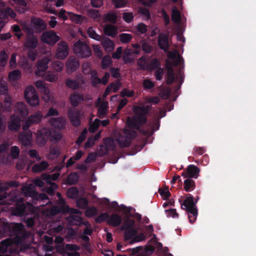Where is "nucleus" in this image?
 <instances>
[{"label": "nucleus", "mask_w": 256, "mask_h": 256, "mask_svg": "<svg viewBox=\"0 0 256 256\" xmlns=\"http://www.w3.org/2000/svg\"><path fill=\"white\" fill-rule=\"evenodd\" d=\"M150 106H134L132 110L134 115L130 118H127L128 126L133 130H125L124 134L126 137L129 138L130 141L136 136V132L134 130H139L140 126L144 124L147 122L146 116L150 110Z\"/></svg>", "instance_id": "f257e3e1"}, {"label": "nucleus", "mask_w": 256, "mask_h": 256, "mask_svg": "<svg viewBox=\"0 0 256 256\" xmlns=\"http://www.w3.org/2000/svg\"><path fill=\"white\" fill-rule=\"evenodd\" d=\"M168 56L170 59L173 60V66L176 68L174 72L172 64L167 61L166 70L167 77L166 80H184V60L180 54H176L174 52H169Z\"/></svg>", "instance_id": "f03ea898"}, {"label": "nucleus", "mask_w": 256, "mask_h": 256, "mask_svg": "<svg viewBox=\"0 0 256 256\" xmlns=\"http://www.w3.org/2000/svg\"><path fill=\"white\" fill-rule=\"evenodd\" d=\"M50 62L51 59L48 56H43L38 60L36 69L34 72L36 76L42 78V80H58L56 73L47 70L48 64Z\"/></svg>", "instance_id": "7ed1b4c3"}, {"label": "nucleus", "mask_w": 256, "mask_h": 256, "mask_svg": "<svg viewBox=\"0 0 256 256\" xmlns=\"http://www.w3.org/2000/svg\"><path fill=\"white\" fill-rule=\"evenodd\" d=\"M198 200V198L194 202L193 196L188 194L183 203L181 204L182 208L186 210L189 221L191 224H193L196 221L198 214V210L196 206Z\"/></svg>", "instance_id": "20e7f679"}, {"label": "nucleus", "mask_w": 256, "mask_h": 256, "mask_svg": "<svg viewBox=\"0 0 256 256\" xmlns=\"http://www.w3.org/2000/svg\"><path fill=\"white\" fill-rule=\"evenodd\" d=\"M10 235L15 236L18 242L28 238L30 236V232L25 230L23 224L21 223L12 222L6 226Z\"/></svg>", "instance_id": "39448f33"}, {"label": "nucleus", "mask_w": 256, "mask_h": 256, "mask_svg": "<svg viewBox=\"0 0 256 256\" xmlns=\"http://www.w3.org/2000/svg\"><path fill=\"white\" fill-rule=\"evenodd\" d=\"M137 63L140 69L148 71L156 70L160 65V62L158 59L153 58L149 60L148 58H146L145 56H142L140 58Z\"/></svg>", "instance_id": "423d86ee"}, {"label": "nucleus", "mask_w": 256, "mask_h": 256, "mask_svg": "<svg viewBox=\"0 0 256 256\" xmlns=\"http://www.w3.org/2000/svg\"><path fill=\"white\" fill-rule=\"evenodd\" d=\"M74 53L81 58L90 57L92 54V50L89 46L84 41L78 40L73 46Z\"/></svg>", "instance_id": "0eeeda50"}, {"label": "nucleus", "mask_w": 256, "mask_h": 256, "mask_svg": "<svg viewBox=\"0 0 256 256\" xmlns=\"http://www.w3.org/2000/svg\"><path fill=\"white\" fill-rule=\"evenodd\" d=\"M24 98L27 103L31 106H35L39 104V98L33 86H30L26 88L24 90Z\"/></svg>", "instance_id": "6e6552de"}, {"label": "nucleus", "mask_w": 256, "mask_h": 256, "mask_svg": "<svg viewBox=\"0 0 256 256\" xmlns=\"http://www.w3.org/2000/svg\"><path fill=\"white\" fill-rule=\"evenodd\" d=\"M68 114L73 126L78 127L80 126V118L82 114L81 110L75 108H70L68 112Z\"/></svg>", "instance_id": "1a4fd4ad"}, {"label": "nucleus", "mask_w": 256, "mask_h": 256, "mask_svg": "<svg viewBox=\"0 0 256 256\" xmlns=\"http://www.w3.org/2000/svg\"><path fill=\"white\" fill-rule=\"evenodd\" d=\"M41 40L44 43L53 46L59 40L60 36L54 30H50L44 32L41 36Z\"/></svg>", "instance_id": "9d476101"}, {"label": "nucleus", "mask_w": 256, "mask_h": 256, "mask_svg": "<svg viewBox=\"0 0 256 256\" xmlns=\"http://www.w3.org/2000/svg\"><path fill=\"white\" fill-rule=\"evenodd\" d=\"M51 134V131L46 128L39 130L36 138L37 144L40 147L44 146Z\"/></svg>", "instance_id": "9b49d317"}, {"label": "nucleus", "mask_w": 256, "mask_h": 256, "mask_svg": "<svg viewBox=\"0 0 256 256\" xmlns=\"http://www.w3.org/2000/svg\"><path fill=\"white\" fill-rule=\"evenodd\" d=\"M26 30L29 34L27 36L24 46L26 49H36L38 43V38L36 36L34 35L33 32L29 28L26 27Z\"/></svg>", "instance_id": "f8f14e48"}, {"label": "nucleus", "mask_w": 256, "mask_h": 256, "mask_svg": "<svg viewBox=\"0 0 256 256\" xmlns=\"http://www.w3.org/2000/svg\"><path fill=\"white\" fill-rule=\"evenodd\" d=\"M42 118V116L40 112H38L31 115L24 122L22 126L23 130H28L30 126L32 124L39 123L41 121Z\"/></svg>", "instance_id": "ddd939ff"}, {"label": "nucleus", "mask_w": 256, "mask_h": 256, "mask_svg": "<svg viewBox=\"0 0 256 256\" xmlns=\"http://www.w3.org/2000/svg\"><path fill=\"white\" fill-rule=\"evenodd\" d=\"M200 169L194 164L189 165L186 169L184 170L182 176L184 178H197L198 177Z\"/></svg>", "instance_id": "4468645a"}, {"label": "nucleus", "mask_w": 256, "mask_h": 256, "mask_svg": "<svg viewBox=\"0 0 256 256\" xmlns=\"http://www.w3.org/2000/svg\"><path fill=\"white\" fill-rule=\"evenodd\" d=\"M68 46L64 41H61L58 44V47L56 52V56L58 59L63 60L68 54Z\"/></svg>", "instance_id": "2eb2a0df"}, {"label": "nucleus", "mask_w": 256, "mask_h": 256, "mask_svg": "<svg viewBox=\"0 0 256 256\" xmlns=\"http://www.w3.org/2000/svg\"><path fill=\"white\" fill-rule=\"evenodd\" d=\"M31 22L36 33H40L46 29V22L40 18L32 16L31 18Z\"/></svg>", "instance_id": "dca6fc26"}, {"label": "nucleus", "mask_w": 256, "mask_h": 256, "mask_svg": "<svg viewBox=\"0 0 256 256\" xmlns=\"http://www.w3.org/2000/svg\"><path fill=\"white\" fill-rule=\"evenodd\" d=\"M178 82V81H166L168 86H160L158 88V94L162 99L166 100L170 96L172 93V90L169 87L170 86L173 84L174 82ZM180 82H183L184 81H179Z\"/></svg>", "instance_id": "f3484780"}, {"label": "nucleus", "mask_w": 256, "mask_h": 256, "mask_svg": "<svg viewBox=\"0 0 256 256\" xmlns=\"http://www.w3.org/2000/svg\"><path fill=\"white\" fill-rule=\"evenodd\" d=\"M66 66L68 73H72L78 69L80 63L76 57L70 56L67 60Z\"/></svg>", "instance_id": "a211bd4d"}, {"label": "nucleus", "mask_w": 256, "mask_h": 256, "mask_svg": "<svg viewBox=\"0 0 256 256\" xmlns=\"http://www.w3.org/2000/svg\"><path fill=\"white\" fill-rule=\"evenodd\" d=\"M15 113L18 115V116L22 118H26L28 115V110L26 106L23 102L16 103L14 108Z\"/></svg>", "instance_id": "6ab92c4d"}, {"label": "nucleus", "mask_w": 256, "mask_h": 256, "mask_svg": "<svg viewBox=\"0 0 256 256\" xmlns=\"http://www.w3.org/2000/svg\"><path fill=\"white\" fill-rule=\"evenodd\" d=\"M32 133L30 131L24 130L20 134L18 138L22 144L24 146L31 144L32 140Z\"/></svg>", "instance_id": "aec40b11"}, {"label": "nucleus", "mask_w": 256, "mask_h": 256, "mask_svg": "<svg viewBox=\"0 0 256 256\" xmlns=\"http://www.w3.org/2000/svg\"><path fill=\"white\" fill-rule=\"evenodd\" d=\"M26 208V206L24 202L20 200L16 202L12 212L14 216H22L27 214Z\"/></svg>", "instance_id": "412c9836"}, {"label": "nucleus", "mask_w": 256, "mask_h": 256, "mask_svg": "<svg viewBox=\"0 0 256 256\" xmlns=\"http://www.w3.org/2000/svg\"><path fill=\"white\" fill-rule=\"evenodd\" d=\"M82 72L85 75H90V80H100L97 76V72L92 70L88 63H84L82 65Z\"/></svg>", "instance_id": "4be33fe9"}, {"label": "nucleus", "mask_w": 256, "mask_h": 256, "mask_svg": "<svg viewBox=\"0 0 256 256\" xmlns=\"http://www.w3.org/2000/svg\"><path fill=\"white\" fill-rule=\"evenodd\" d=\"M20 118L14 114L10 117V120L8 122V128L12 131H16L20 128Z\"/></svg>", "instance_id": "5701e85b"}, {"label": "nucleus", "mask_w": 256, "mask_h": 256, "mask_svg": "<svg viewBox=\"0 0 256 256\" xmlns=\"http://www.w3.org/2000/svg\"><path fill=\"white\" fill-rule=\"evenodd\" d=\"M158 46L160 48L164 51H166L169 48L168 36L163 34L159 35L158 38Z\"/></svg>", "instance_id": "b1692460"}, {"label": "nucleus", "mask_w": 256, "mask_h": 256, "mask_svg": "<svg viewBox=\"0 0 256 256\" xmlns=\"http://www.w3.org/2000/svg\"><path fill=\"white\" fill-rule=\"evenodd\" d=\"M24 189L26 190V194L34 198L38 199L40 198L42 200H44L48 198V196L46 194H39L36 191L33 190V188H31L30 186L26 187Z\"/></svg>", "instance_id": "393cba45"}, {"label": "nucleus", "mask_w": 256, "mask_h": 256, "mask_svg": "<svg viewBox=\"0 0 256 256\" xmlns=\"http://www.w3.org/2000/svg\"><path fill=\"white\" fill-rule=\"evenodd\" d=\"M49 122L52 126L58 130L63 129L65 127V122L62 118H50Z\"/></svg>", "instance_id": "a878e982"}, {"label": "nucleus", "mask_w": 256, "mask_h": 256, "mask_svg": "<svg viewBox=\"0 0 256 256\" xmlns=\"http://www.w3.org/2000/svg\"><path fill=\"white\" fill-rule=\"evenodd\" d=\"M122 217L118 214H112L106 221L107 224L114 227L119 226L122 223Z\"/></svg>", "instance_id": "bb28decb"}, {"label": "nucleus", "mask_w": 256, "mask_h": 256, "mask_svg": "<svg viewBox=\"0 0 256 256\" xmlns=\"http://www.w3.org/2000/svg\"><path fill=\"white\" fill-rule=\"evenodd\" d=\"M16 14L10 8L7 7L0 10V19L6 20L8 16L14 18L16 16Z\"/></svg>", "instance_id": "cd10ccee"}, {"label": "nucleus", "mask_w": 256, "mask_h": 256, "mask_svg": "<svg viewBox=\"0 0 256 256\" xmlns=\"http://www.w3.org/2000/svg\"><path fill=\"white\" fill-rule=\"evenodd\" d=\"M61 252L64 254L70 252H77L80 250V246L76 244H67L63 246H59Z\"/></svg>", "instance_id": "c85d7f7f"}, {"label": "nucleus", "mask_w": 256, "mask_h": 256, "mask_svg": "<svg viewBox=\"0 0 256 256\" xmlns=\"http://www.w3.org/2000/svg\"><path fill=\"white\" fill-rule=\"evenodd\" d=\"M104 32L106 35L114 37L118 34V28L116 26L112 24H106L104 29Z\"/></svg>", "instance_id": "c756f323"}, {"label": "nucleus", "mask_w": 256, "mask_h": 256, "mask_svg": "<svg viewBox=\"0 0 256 256\" xmlns=\"http://www.w3.org/2000/svg\"><path fill=\"white\" fill-rule=\"evenodd\" d=\"M116 141L122 148L129 146L131 144L130 140L125 136L120 135L116 139Z\"/></svg>", "instance_id": "7c9ffc66"}, {"label": "nucleus", "mask_w": 256, "mask_h": 256, "mask_svg": "<svg viewBox=\"0 0 256 256\" xmlns=\"http://www.w3.org/2000/svg\"><path fill=\"white\" fill-rule=\"evenodd\" d=\"M48 166L46 161L43 160L39 164H34L32 167V170L34 172H40L46 170Z\"/></svg>", "instance_id": "2f4dec72"}, {"label": "nucleus", "mask_w": 256, "mask_h": 256, "mask_svg": "<svg viewBox=\"0 0 256 256\" xmlns=\"http://www.w3.org/2000/svg\"><path fill=\"white\" fill-rule=\"evenodd\" d=\"M45 81H36V86L38 89L43 93L49 100V90L46 86Z\"/></svg>", "instance_id": "473e14b6"}, {"label": "nucleus", "mask_w": 256, "mask_h": 256, "mask_svg": "<svg viewBox=\"0 0 256 256\" xmlns=\"http://www.w3.org/2000/svg\"><path fill=\"white\" fill-rule=\"evenodd\" d=\"M196 188V184L192 178H186L184 182V188L186 192H190Z\"/></svg>", "instance_id": "72a5a7b5"}, {"label": "nucleus", "mask_w": 256, "mask_h": 256, "mask_svg": "<svg viewBox=\"0 0 256 256\" xmlns=\"http://www.w3.org/2000/svg\"><path fill=\"white\" fill-rule=\"evenodd\" d=\"M101 43L105 49V50L107 52L112 51L114 48V44L112 40L108 38H102Z\"/></svg>", "instance_id": "f704fd0d"}, {"label": "nucleus", "mask_w": 256, "mask_h": 256, "mask_svg": "<svg viewBox=\"0 0 256 256\" xmlns=\"http://www.w3.org/2000/svg\"><path fill=\"white\" fill-rule=\"evenodd\" d=\"M104 146L102 144L100 146V150L104 149V154H106L108 152V148L114 146V141L112 138L110 137H107L104 139Z\"/></svg>", "instance_id": "c9c22d12"}, {"label": "nucleus", "mask_w": 256, "mask_h": 256, "mask_svg": "<svg viewBox=\"0 0 256 256\" xmlns=\"http://www.w3.org/2000/svg\"><path fill=\"white\" fill-rule=\"evenodd\" d=\"M83 100V96L79 94H72L70 97V104L74 107L77 106Z\"/></svg>", "instance_id": "e433bc0d"}, {"label": "nucleus", "mask_w": 256, "mask_h": 256, "mask_svg": "<svg viewBox=\"0 0 256 256\" xmlns=\"http://www.w3.org/2000/svg\"><path fill=\"white\" fill-rule=\"evenodd\" d=\"M68 220L71 225L80 226L82 224V218L80 216L72 215L68 217Z\"/></svg>", "instance_id": "4c0bfd02"}, {"label": "nucleus", "mask_w": 256, "mask_h": 256, "mask_svg": "<svg viewBox=\"0 0 256 256\" xmlns=\"http://www.w3.org/2000/svg\"><path fill=\"white\" fill-rule=\"evenodd\" d=\"M115 82H112L106 88L105 90L106 93L110 94L112 91L116 92L119 90L122 84L120 81Z\"/></svg>", "instance_id": "58836bf2"}, {"label": "nucleus", "mask_w": 256, "mask_h": 256, "mask_svg": "<svg viewBox=\"0 0 256 256\" xmlns=\"http://www.w3.org/2000/svg\"><path fill=\"white\" fill-rule=\"evenodd\" d=\"M12 244V240L10 238H6L1 242L0 243V252L5 253L8 251V247Z\"/></svg>", "instance_id": "ea45409f"}, {"label": "nucleus", "mask_w": 256, "mask_h": 256, "mask_svg": "<svg viewBox=\"0 0 256 256\" xmlns=\"http://www.w3.org/2000/svg\"><path fill=\"white\" fill-rule=\"evenodd\" d=\"M79 191L76 186L68 188L66 192L67 196L71 199H76L78 196Z\"/></svg>", "instance_id": "a19ab883"}, {"label": "nucleus", "mask_w": 256, "mask_h": 256, "mask_svg": "<svg viewBox=\"0 0 256 256\" xmlns=\"http://www.w3.org/2000/svg\"><path fill=\"white\" fill-rule=\"evenodd\" d=\"M79 176L76 172L70 173L66 178V182L68 185L76 184L78 180Z\"/></svg>", "instance_id": "79ce46f5"}, {"label": "nucleus", "mask_w": 256, "mask_h": 256, "mask_svg": "<svg viewBox=\"0 0 256 256\" xmlns=\"http://www.w3.org/2000/svg\"><path fill=\"white\" fill-rule=\"evenodd\" d=\"M104 19L105 21L116 24L118 19V16L115 12H111L105 14L104 16Z\"/></svg>", "instance_id": "37998d69"}, {"label": "nucleus", "mask_w": 256, "mask_h": 256, "mask_svg": "<svg viewBox=\"0 0 256 256\" xmlns=\"http://www.w3.org/2000/svg\"><path fill=\"white\" fill-rule=\"evenodd\" d=\"M133 54V50L130 48H127L124 51L123 60L125 63L130 62H132L133 58L132 55Z\"/></svg>", "instance_id": "c03bdc74"}, {"label": "nucleus", "mask_w": 256, "mask_h": 256, "mask_svg": "<svg viewBox=\"0 0 256 256\" xmlns=\"http://www.w3.org/2000/svg\"><path fill=\"white\" fill-rule=\"evenodd\" d=\"M18 6V11L24 13L26 8L27 4L24 0H12Z\"/></svg>", "instance_id": "a18cd8bd"}, {"label": "nucleus", "mask_w": 256, "mask_h": 256, "mask_svg": "<svg viewBox=\"0 0 256 256\" xmlns=\"http://www.w3.org/2000/svg\"><path fill=\"white\" fill-rule=\"evenodd\" d=\"M172 20L176 24L179 23L181 20L180 13L176 7H174L172 10Z\"/></svg>", "instance_id": "49530a36"}, {"label": "nucleus", "mask_w": 256, "mask_h": 256, "mask_svg": "<svg viewBox=\"0 0 256 256\" xmlns=\"http://www.w3.org/2000/svg\"><path fill=\"white\" fill-rule=\"evenodd\" d=\"M124 232V238L126 240H130L134 236L137 234L136 228H130L128 230H122Z\"/></svg>", "instance_id": "de8ad7c7"}, {"label": "nucleus", "mask_w": 256, "mask_h": 256, "mask_svg": "<svg viewBox=\"0 0 256 256\" xmlns=\"http://www.w3.org/2000/svg\"><path fill=\"white\" fill-rule=\"evenodd\" d=\"M147 31V26L142 22L139 23L136 26V34L138 36L145 34Z\"/></svg>", "instance_id": "09e8293b"}, {"label": "nucleus", "mask_w": 256, "mask_h": 256, "mask_svg": "<svg viewBox=\"0 0 256 256\" xmlns=\"http://www.w3.org/2000/svg\"><path fill=\"white\" fill-rule=\"evenodd\" d=\"M76 206L80 209L84 210L87 208L88 206V200L85 198H80L76 201Z\"/></svg>", "instance_id": "8fccbe9b"}, {"label": "nucleus", "mask_w": 256, "mask_h": 256, "mask_svg": "<svg viewBox=\"0 0 256 256\" xmlns=\"http://www.w3.org/2000/svg\"><path fill=\"white\" fill-rule=\"evenodd\" d=\"M158 191L164 200H168L171 196L168 186H165L164 188H159Z\"/></svg>", "instance_id": "3c124183"}, {"label": "nucleus", "mask_w": 256, "mask_h": 256, "mask_svg": "<svg viewBox=\"0 0 256 256\" xmlns=\"http://www.w3.org/2000/svg\"><path fill=\"white\" fill-rule=\"evenodd\" d=\"M52 70H54L52 72H55L58 74V72H60L62 70L64 64L61 62L56 60L52 62Z\"/></svg>", "instance_id": "603ef678"}, {"label": "nucleus", "mask_w": 256, "mask_h": 256, "mask_svg": "<svg viewBox=\"0 0 256 256\" xmlns=\"http://www.w3.org/2000/svg\"><path fill=\"white\" fill-rule=\"evenodd\" d=\"M87 34L89 37L95 40L100 41L102 40V36L98 34L92 27L88 28Z\"/></svg>", "instance_id": "864d4df0"}, {"label": "nucleus", "mask_w": 256, "mask_h": 256, "mask_svg": "<svg viewBox=\"0 0 256 256\" xmlns=\"http://www.w3.org/2000/svg\"><path fill=\"white\" fill-rule=\"evenodd\" d=\"M106 114V106L105 104H102L98 110L97 116L100 118H105Z\"/></svg>", "instance_id": "5fc2aeb1"}, {"label": "nucleus", "mask_w": 256, "mask_h": 256, "mask_svg": "<svg viewBox=\"0 0 256 256\" xmlns=\"http://www.w3.org/2000/svg\"><path fill=\"white\" fill-rule=\"evenodd\" d=\"M135 222L131 219L126 220L122 226H121V230H128L130 228H134V225Z\"/></svg>", "instance_id": "6e6d98bb"}, {"label": "nucleus", "mask_w": 256, "mask_h": 256, "mask_svg": "<svg viewBox=\"0 0 256 256\" xmlns=\"http://www.w3.org/2000/svg\"><path fill=\"white\" fill-rule=\"evenodd\" d=\"M101 120L96 118L89 128V131L90 132H94L98 128L100 125Z\"/></svg>", "instance_id": "4d7b16f0"}, {"label": "nucleus", "mask_w": 256, "mask_h": 256, "mask_svg": "<svg viewBox=\"0 0 256 256\" xmlns=\"http://www.w3.org/2000/svg\"><path fill=\"white\" fill-rule=\"evenodd\" d=\"M20 71L18 70H14L10 72L8 80H18L20 76Z\"/></svg>", "instance_id": "13d9d810"}, {"label": "nucleus", "mask_w": 256, "mask_h": 256, "mask_svg": "<svg viewBox=\"0 0 256 256\" xmlns=\"http://www.w3.org/2000/svg\"><path fill=\"white\" fill-rule=\"evenodd\" d=\"M119 38L121 42L122 43L128 44L132 39V36L130 34L123 33L119 35Z\"/></svg>", "instance_id": "bf43d9fd"}, {"label": "nucleus", "mask_w": 256, "mask_h": 256, "mask_svg": "<svg viewBox=\"0 0 256 256\" xmlns=\"http://www.w3.org/2000/svg\"><path fill=\"white\" fill-rule=\"evenodd\" d=\"M110 215L107 212L102 213L98 217L95 218L94 220L98 224H100L106 220L107 221Z\"/></svg>", "instance_id": "052dcab7"}, {"label": "nucleus", "mask_w": 256, "mask_h": 256, "mask_svg": "<svg viewBox=\"0 0 256 256\" xmlns=\"http://www.w3.org/2000/svg\"><path fill=\"white\" fill-rule=\"evenodd\" d=\"M98 210L94 206L87 208L85 212V214L88 218H92L96 216Z\"/></svg>", "instance_id": "680f3d73"}, {"label": "nucleus", "mask_w": 256, "mask_h": 256, "mask_svg": "<svg viewBox=\"0 0 256 256\" xmlns=\"http://www.w3.org/2000/svg\"><path fill=\"white\" fill-rule=\"evenodd\" d=\"M20 150L17 146H12L10 148V156L14 159H16L20 155Z\"/></svg>", "instance_id": "e2e57ef3"}, {"label": "nucleus", "mask_w": 256, "mask_h": 256, "mask_svg": "<svg viewBox=\"0 0 256 256\" xmlns=\"http://www.w3.org/2000/svg\"><path fill=\"white\" fill-rule=\"evenodd\" d=\"M8 56L6 52L3 50L0 52V66H4L7 63Z\"/></svg>", "instance_id": "0e129e2a"}, {"label": "nucleus", "mask_w": 256, "mask_h": 256, "mask_svg": "<svg viewBox=\"0 0 256 256\" xmlns=\"http://www.w3.org/2000/svg\"><path fill=\"white\" fill-rule=\"evenodd\" d=\"M111 58L110 56H104L102 60L101 66L102 69L108 68L111 64Z\"/></svg>", "instance_id": "69168bd1"}, {"label": "nucleus", "mask_w": 256, "mask_h": 256, "mask_svg": "<svg viewBox=\"0 0 256 256\" xmlns=\"http://www.w3.org/2000/svg\"><path fill=\"white\" fill-rule=\"evenodd\" d=\"M88 15L90 18L96 19L100 17V14L99 12V10L95 9H90L88 11Z\"/></svg>", "instance_id": "338daca9"}, {"label": "nucleus", "mask_w": 256, "mask_h": 256, "mask_svg": "<svg viewBox=\"0 0 256 256\" xmlns=\"http://www.w3.org/2000/svg\"><path fill=\"white\" fill-rule=\"evenodd\" d=\"M134 16L132 12H124L122 14V18L124 22L127 23H130L134 20Z\"/></svg>", "instance_id": "774afa93"}]
</instances>
